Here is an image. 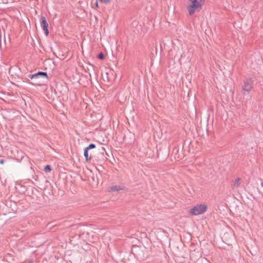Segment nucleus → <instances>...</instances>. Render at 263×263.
I'll return each instance as SVG.
<instances>
[{
	"mask_svg": "<svg viewBox=\"0 0 263 263\" xmlns=\"http://www.w3.org/2000/svg\"><path fill=\"white\" fill-rule=\"evenodd\" d=\"M95 7H94L95 8L97 9V8H99V5H98V3L97 1L96 2V3L95 4Z\"/></svg>",
	"mask_w": 263,
	"mask_h": 263,
	"instance_id": "12",
	"label": "nucleus"
},
{
	"mask_svg": "<svg viewBox=\"0 0 263 263\" xmlns=\"http://www.w3.org/2000/svg\"><path fill=\"white\" fill-rule=\"evenodd\" d=\"M204 3L205 0H188L186 9L189 15H192L196 12L200 11Z\"/></svg>",
	"mask_w": 263,
	"mask_h": 263,
	"instance_id": "1",
	"label": "nucleus"
},
{
	"mask_svg": "<svg viewBox=\"0 0 263 263\" xmlns=\"http://www.w3.org/2000/svg\"><path fill=\"white\" fill-rule=\"evenodd\" d=\"M4 162H5V161H4V160H3V159L0 160V163H1V164H3V163H4Z\"/></svg>",
	"mask_w": 263,
	"mask_h": 263,
	"instance_id": "13",
	"label": "nucleus"
},
{
	"mask_svg": "<svg viewBox=\"0 0 263 263\" xmlns=\"http://www.w3.org/2000/svg\"><path fill=\"white\" fill-rule=\"evenodd\" d=\"M40 76H44L45 78H48V75H47V73L45 72H41V71L38 72L37 73H36L35 74L31 75L30 77V78L31 79H37Z\"/></svg>",
	"mask_w": 263,
	"mask_h": 263,
	"instance_id": "5",
	"label": "nucleus"
},
{
	"mask_svg": "<svg viewBox=\"0 0 263 263\" xmlns=\"http://www.w3.org/2000/svg\"><path fill=\"white\" fill-rule=\"evenodd\" d=\"M208 210V205L205 203L197 204L192 207L189 211L192 216H197L205 213Z\"/></svg>",
	"mask_w": 263,
	"mask_h": 263,
	"instance_id": "2",
	"label": "nucleus"
},
{
	"mask_svg": "<svg viewBox=\"0 0 263 263\" xmlns=\"http://www.w3.org/2000/svg\"><path fill=\"white\" fill-rule=\"evenodd\" d=\"M240 184V179L239 178H237L235 179L232 183V186L233 187H238Z\"/></svg>",
	"mask_w": 263,
	"mask_h": 263,
	"instance_id": "7",
	"label": "nucleus"
},
{
	"mask_svg": "<svg viewBox=\"0 0 263 263\" xmlns=\"http://www.w3.org/2000/svg\"><path fill=\"white\" fill-rule=\"evenodd\" d=\"M44 171L46 172H50L51 171V167L50 165H46L44 168Z\"/></svg>",
	"mask_w": 263,
	"mask_h": 263,
	"instance_id": "8",
	"label": "nucleus"
},
{
	"mask_svg": "<svg viewBox=\"0 0 263 263\" xmlns=\"http://www.w3.org/2000/svg\"><path fill=\"white\" fill-rule=\"evenodd\" d=\"M22 263H33V260H32V259L25 260Z\"/></svg>",
	"mask_w": 263,
	"mask_h": 263,
	"instance_id": "11",
	"label": "nucleus"
},
{
	"mask_svg": "<svg viewBox=\"0 0 263 263\" xmlns=\"http://www.w3.org/2000/svg\"><path fill=\"white\" fill-rule=\"evenodd\" d=\"M252 88V84L251 82L247 81L245 83L244 86L243 87V90L246 91H249L251 90Z\"/></svg>",
	"mask_w": 263,
	"mask_h": 263,
	"instance_id": "6",
	"label": "nucleus"
},
{
	"mask_svg": "<svg viewBox=\"0 0 263 263\" xmlns=\"http://www.w3.org/2000/svg\"><path fill=\"white\" fill-rule=\"evenodd\" d=\"M40 22L41 26L43 28V29L45 32V35L47 36L49 34V31L48 29V24L47 22L46 18L44 16H42L41 17Z\"/></svg>",
	"mask_w": 263,
	"mask_h": 263,
	"instance_id": "3",
	"label": "nucleus"
},
{
	"mask_svg": "<svg viewBox=\"0 0 263 263\" xmlns=\"http://www.w3.org/2000/svg\"><path fill=\"white\" fill-rule=\"evenodd\" d=\"M100 2L104 4H108L110 2V0H99Z\"/></svg>",
	"mask_w": 263,
	"mask_h": 263,
	"instance_id": "10",
	"label": "nucleus"
},
{
	"mask_svg": "<svg viewBox=\"0 0 263 263\" xmlns=\"http://www.w3.org/2000/svg\"><path fill=\"white\" fill-rule=\"evenodd\" d=\"M98 58L103 60L104 58V54L102 52L100 53L98 55Z\"/></svg>",
	"mask_w": 263,
	"mask_h": 263,
	"instance_id": "9",
	"label": "nucleus"
},
{
	"mask_svg": "<svg viewBox=\"0 0 263 263\" xmlns=\"http://www.w3.org/2000/svg\"><path fill=\"white\" fill-rule=\"evenodd\" d=\"M177 158L178 159H181V158H182V157H178Z\"/></svg>",
	"mask_w": 263,
	"mask_h": 263,
	"instance_id": "14",
	"label": "nucleus"
},
{
	"mask_svg": "<svg viewBox=\"0 0 263 263\" xmlns=\"http://www.w3.org/2000/svg\"><path fill=\"white\" fill-rule=\"evenodd\" d=\"M96 147V145L94 144H90L88 147H86L84 150V156L87 161H89L91 159V157L89 156L88 150L92 149Z\"/></svg>",
	"mask_w": 263,
	"mask_h": 263,
	"instance_id": "4",
	"label": "nucleus"
}]
</instances>
